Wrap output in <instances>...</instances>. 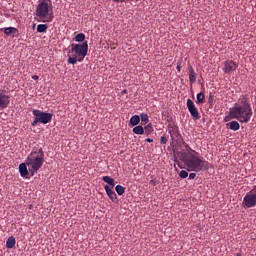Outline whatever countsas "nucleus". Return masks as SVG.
Masks as SVG:
<instances>
[{"label": "nucleus", "instance_id": "1", "mask_svg": "<svg viewBox=\"0 0 256 256\" xmlns=\"http://www.w3.org/2000/svg\"><path fill=\"white\" fill-rule=\"evenodd\" d=\"M232 119H237L240 123H249L253 116L251 104L246 96H240L238 102L230 110Z\"/></svg>", "mask_w": 256, "mask_h": 256}, {"label": "nucleus", "instance_id": "2", "mask_svg": "<svg viewBox=\"0 0 256 256\" xmlns=\"http://www.w3.org/2000/svg\"><path fill=\"white\" fill-rule=\"evenodd\" d=\"M25 161L30 169V176H35L37 171L42 168L44 163V152L42 148H34Z\"/></svg>", "mask_w": 256, "mask_h": 256}, {"label": "nucleus", "instance_id": "3", "mask_svg": "<svg viewBox=\"0 0 256 256\" xmlns=\"http://www.w3.org/2000/svg\"><path fill=\"white\" fill-rule=\"evenodd\" d=\"M35 15L44 23H50L53 20V7L51 0H41L36 6Z\"/></svg>", "mask_w": 256, "mask_h": 256}, {"label": "nucleus", "instance_id": "4", "mask_svg": "<svg viewBox=\"0 0 256 256\" xmlns=\"http://www.w3.org/2000/svg\"><path fill=\"white\" fill-rule=\"evenodd\" d=\"M187 166L194 172L207 171L209 169V163L207 161L193 154L189 156Z\"/></svg>", "mask_w": 256, "mask_h": 256}, {"label": "nucleus", "instance_id": "5", "mask_svg": "<svg viewBox=\"0 0 256 256\" xmlns=\"http://www.w3.org/2000/svg\"><path fill=\"white\" fill-rule=\"evenodd\" d=\"M32 114L35 117L34 121L31 123L32 127H36L38 123L48 124L53 117V114L50 112H42V110L34 109L32 110Z\"/></svg>", "mask_w": 256, "mask_h": 256}, {"label": "nucleus", "instance_id": "6", "mask_svg": "<svg viewBox=\"0 0 256 256\" xmlns=\"http://www.w3.org/2000/svg\"><path fill=\"white\" fill-rule=\"evenodd\" d=\"M71 51L79 57V63H81L88 53V42L84 41L82 43H72Z\"/></svg>", "mask_w": 256, "mask_h": 256}, {"label": "nucleus", "instance_id": "7", "mask_svg": "<svg viewBox=\"0 0 256 256\" xmlns=\"http://www.w3.org/2000/svg\"><path fill=\"white\" fill-rule=\"evenodd\" d=\"M243 205L247 208H253L256 206V186H254L250 193L246 194L243 199Z\"/></svg>", "mask_w": 256, "mask_h": 256}, {"label": "nucleus", "instance_id": "8", "mask_svg": "<svg viewBox=\"0 0 256 256\" xmlns=\"http://www.w3.org/2000/svg\"><path fill=\"white\" fill-rule=\"evenodd\" d=\"M168 129V133L170 134L172 141H176L177 143L182 141V136L179 132V128L175 124H169Z\"/></svg>", "mask_w": 256, "mask_h": 256}, {"label": "nucleus", "instance_id": "9", "mask_svg": "<svg viewBox=\"0 0 256 256\" xmlns=\"http://www.w3.org/2000/svg\"><path fill=\"white\" fill-rule=\"evenodd\" d=\"M187 108H188L193 120L197 121L200 119V114H199L198 108H196L193 100H191L190 98H188V100H187Z\"/></svg>", "mask_w": 256, "mask_h": 256}, {"label": "nucleus", "instance_id": "10", "mask_svg": "<svg viewBox=\"0 0 256 256\" xmlns=\"http://www.w3.org/2000/svg\"><path fill=\"white\" fill-rule=\"evenodd\" d=\"M237 68L238 64L236 62H233V60H226L223 66V72L225 74H230L231 72L236 71Z\"/></svg>", "mask_w": 256, "mask_h": 256}, {"label": "nucleus", "instance_id": "11", "mask_svg": "<svg viewBox=\"0 0 256 256\" xmlns=\"http://www.w3.org/2000/svg\"><path fill=\"white\" fill-rule=\"evenodd\" d=\"M19 173L22 178H27L31 175V170L29 168L27 169V161L19 165Z\"/></svg>", "mask_w": 256, "mask_h": 256}, {"label": "nucleus", "instance_id": "12", "mask_svg": "<svg viewBox=\"0 0 256 256\" xmlns=\"http://www.w3.org/2000/svg\"><path fill=\"white\" fill-rule=\"evenodd\" d=\"M10 96H7V94H0V108L5 109L9 106L11 103Z\"/></svg>", "mask_w": 256, "mask_h": 256}, {"label": "nucleus", "instance_id": "13", "mask_svg": "<svg viewBox=\"0 0 256 256\" xmlns=\"http://www.w3.org/2000/svg\"><path fill=\"white\" fill-rule=\"evenodd\" d=\"M4 34L6 36H11L12 37H19V29H17L16 27L10 26V27H6L4 29Z\"/></svg>", "mask_w": 256, "mask_h": 256}, {"label": "nucleus", "instance_id": "14", "mask_svg": "<svg viewBox=\"0 0 256 256\" xmlns=\"http://www.w3.org/2000/svg\"><path fill=\"white\" fill-rule=\"evenodd\" d=\"M109 199L113 202V203H117L118 202V198L117 195L115 194V192L112 190L113 188H110L109 186H105L104 187Z\"/></svg>", "mask_w": 256, "mask_h": 256}, {"label": "nucleus", "instance_id": "15", "mask_svg": "<svg viewBox=\"0 0 256 256\" xmlns=\"http://www.w3.org/2000/svg\"><path fill=\"white\" fill-rule=\"evenodd\" d=\"M197 75L192 66H189V81L191 84H194L196 82Z\"/></svg>", "mask_w": 256, "mask_h": 256}, {"label": "nucleus", "instance_id": "16", "mask_svg": "<svg viewBox=\"0 0 256 256\" xmlns=\"http://www.w3.org/2000/svg\"><path fill=\"white\" fill-rule=\"evenodd\" d=\"M139 123H140V116H138V114H134L133 116H131L130 124L132 126H138Z\"/></svg>", "mask_w": 256, "mask_h": 256}, {"label": "nucleus", "instance_id": "17", "mask_svg": "<svg viewBox=\"0 0 256 256\" xmlns=\"http://www.w3.org/2000/svg\"><path fill=\"white\" fill-rule=\"evenodd\" d=\"M15 243H16L15 237L11 236L6 241V247L8 249H13V247H15Z\"/></svg>", "mask_w": 256, "mask_h": 256}, {"label": "nucleus", "instance_id": "18", "mask_svg": "<svg viewBox=\"0 0 256 256\" xmlns=\"http://www.w3.org/2000/svg\"><path fill=\"white\" fill-rule=\"evenodd\" d=\"M102 180H103L105 183L109 184V187H110V188H114V187H115V183H114V179H113V178H111V177H109V176H104V177L102 178Z\"/></svg>", "mask_w": 256, "mask_h": 256}, {"label": "nucleus", "instance_id": "19", "mask_svg": "<svg viewBox=\"0 0 256 256\" xmlns=\"http://www.w3.org/2000/svg\"><path fill=\"white\" fill-rule=\"evenodd\" d=\"M133 133L136 135H143L144 134V128L140 125L134 126Z\"/></svg>", "mask_w": 256, "mask_h": 256}, {"label": "nucleus", "instance_id": "20", "mask_svg": "<svg viewBox=\"0 0 256 256\" xmlns=\"http://www.w3.org/2000/svg\"><path fill=\"white\" fill-rule=\"evenodd\" d=\"M230 130L236 132L240 129V124L237 121H232L229 125Z\"/></svg>", "mask_w": 256, "mask_h": 256}, {"label": "nucleus", "instance_id": "21", "mask_svg": "<svg viewBox=\"0 0 256 256\" xmlns=\"http://www.w3.org/2000/svg\"><path fill=\"white\" fill-rule=\"evenodd\" d=\"M48 29V25L47 24H38L37 25V32L38 33H45Z\"/></svg>", "mask_w": 256, "mask_h": 256}, {"label": "nucleus", "instance_id": "22", "mask_svg": "<svg viewBox=\"0 0 256 256\" xmlns=\"http://www.w3.org/2000/svg\"><path fill=\"white\" fill-rule=\"evenodd\" d=\"M197 103L198 104H204L205 103V94H203V92H199L197 94Z\"/></svg>", "mask_w": 256, "mask_h": 256}, {"label": "nucleus", "instance_id": "23", "mask_svg": "<svg viewBox=\"0 0 256 256\" xmlns=\"http://www.w3.org/2000/svg\"><path fill=\"white\" fill-rule=\"evenodd\" d=\"M144 129V133L146 136H149L153 133L154 129L151 124H148Z\"/></svg>", "mask_w": 256, "mask_h": 256}, {"label": "nucleus", "instance_id": "24", "mask_svg": "<svg viewBox=\"0 0 256 256\" xmlns=\"http://www.w3.org/2000/svg\"><path fill=\"white\" fill-rule=\"evenodd\" d=\"M177 154L180 155V160L187 165L189 161V158H187V154L185 152H178Z\"/></svg>", "mask_w": 256, "mask_h": 256}, {"label": "nucleus", "instance_id": "25", "mask_svg": "<svg viewBox=\"0 0 256 256\" xmlns=\"http://www.w3.org/2000/svg\"><path fill=\"white\" fill-rule=\"evenodd\" d=\"M85 40V34L80 32L75 36V41L76 42H84Z\"/></svg>", "mask_w": 256, "mask_h": 256}, {"label": "nucleus", "instance_id": "26", "mask_svg": "<svg viewBox=\"0 0 256 256\" xmlns=\"http://www.w3.org/2000/svg\"><path fill=\"white\" fill-rule=\"evenodd\" d=\"M115 190L119 196H122L125 193V188L121 185H117Z\"/></svg>", "mask_w": 256, "mask_h": 256}, {"label": "nucleus", "instance_id": "27", "mask_svg": "<svg viewBox=\"0 0 256 256\" xmlns=\"http://www.w3.org/2000/svg\"><path fill=\"white\" fill-rule=\"evenodd\" d=\"M77 62H79V57L77 58V56H69L68 58V63L71 65H75Z\"/></svg>", "mask_w": 256, "mask_h": 256}, {"label": "nucleus", "instance_id": "28", "mask_svg": "<svg viewBox=\"0 0 256 256\" xmlns=\"http://www.w3.org/2000/svg\"><path fill=\"white\" fill-rule=\"evenodd\" d=\"M140 120L144 123H148L149 122V116L148 114H145L144 112H142V114H140Z\"/></svg>", "mask_w": 256, "mask_h": 256}, {"label": "nucleus", "instance_id": "29", "mask_svg": "<svg viewBox=\"0 0 256 256\" xmlns=\"http://www.w3.org/2000/svg\"><path fill=\"white\" fill-rule=\"evenodd\" d=\"M179 177H180L181 179H185V178L188 177V173H187L186 171L182 170V171L179 173Z\"/></svg>", "mask_w": 256, "mask_h": 256}, {"label": "nucleus", "instance_id": "30", "mask_svg": "<svg viewBox=\"0 0 256 256\" xmlns=\"http://www.w3.org/2000/svg\"><path fill=\"white\" fill-rule=\"evenodd\" d=\"M176 155H177V154L174 152V156H173L174 162H175L174 166L177 165L180 169H182V166H181L180 163L178 162V159H177Z\"/></svg>", "mask_w": 256, "mask_h": 256}, {"label": "nucleus", "instance_id": "31", "mask_svg": "<svg viewBox=\"0 0 256 256\" xmlns=\"http://www.w3.org/2000/svg\"><path fill=\"white\" fill-rule=\"evenodd\" d=\"M184 146L187 151H190V152L194 153L195 155H198V153L196 151H194L193 149H191L188 144L184 143Z\"/></svg>", "mask_w": 256, "mask_h": 256}, {"label": "nucleus", "instance_id": "32", "mask_svg": "<svg viewBox=\"0 0 256 256\" xmlns=\"http://www.w3.org/2000/svg\"><path fill=\"white\" fill-rule=\"evenodd\" d=\"M160 142H161L162 145H165V144H167L168 139L165 136H162L161 139H160Z\"/></svg>", "mask_w": 256, "mask_h": 256}, {"label": "nucleus", "instance_id": "33", "mask_svg": "<svg viewBox=\"0 0 256 256\" xmlns=\"http://www.w3.org/2000/svg\"><path fill=\"white\" fill-rule=\"evenodd\" d=\"M176 69L178 72H181V62H177Z\"/></svg>", "mask_w": 256, "mask_h": 256}, {"label": "nucleus", "instance_id": "34", "mask_svg": "<svg viewBox=\"0 0 256 256\" xmlns=\"http://www.w3.org/2000/svg\"><path fill=\"white\" fill-rule=\"evenodd\" d=\"M195 177H196V174L195 173H191L189 175V180H193V179H195Z\"/></svg>", "mask_w": 256, "mask_h": 256}, {"label": "nucleus", "instance_id": "35", "mask_svg": "<svg viewBox=\"0 0 256 256\" xmlns=\"http://www.w3.org/2000/svg\"><path fill=\"white\" fill-rule=\"evenodd\" d=\"M150 184L155 187L157 185V182H156V180H151Z\"/></svg>", "mask_w": 256, "mask_h": 256}, {"label": "nucleus", "instance_id": "36", "mask_svg": "<svg viewBox=\"0 0 256 256\" xmlns=\"http://www.w3.org/2000/svg\"><path fill=\"white\" fill-rule=\"evenodd\" d=\"M32 79H33L34 81H37V80H39V76L34 75V76H32Z\"/></svg>", "mask_w": 256, "mask_h": 256}, {"label": "nucleus", "instance_id": "37", "mask_svg": "<svg viewBox=\"0 0 256 256\" xmlns=\"http://www.w3.org/2000/svg\"><path fill=\"white\" fill-rule=\"evenodd\" d=\"M115 3H123L125 2L126 0H113Z\"/></svg>", "mask_w": 256, "mask_h": 256}, {"label": "nucleus", "instance_id": "38", "mask_svg": "<svg viewBox=\"0 0 256 256\" xmlns=\"http://www.w3.org/2000/svg\"><path fill=\"white\" fill-rule=\"evenodd\" d=\"M145 141L148 143H153V139H150V138H147Z\"/></svg>", "mask_w": 256, "mask_h": 256}, {"label": "nucleus", "instance_id": "39", "mask_svg": "<svg viewBox=\"0 0 256 256\" xmlns=\"http://www.w3.org/2000/svg\"><path fill=\"white\" fill-rule=\"evenodd\" d=\"M127 93V90H122L121 94L124 95Z\"/></svg>", "mask_w": 256, "mask_h": 256}, {"label": "nucleus", "instance_id": "40", "mask_svg": "<svg viewBox=\"0 0 256 256\" xmlns=\"http://www.w3.org/2000/svg\"><path fill=\"white\" fill-rule=\"evenodd\" d=\"M211 101H212V96H210V98H209V103H211Z\"/></svg>", "mask_w": 256, "mask_h": 256}, {"label": "nucleus", "instance_id": "41", "mask_svg": "<svg viewBox=\"0 0 256 256\" xmlns=\"http://www.w3.org/2000/svg\"><path fill=\"white\" fill-rule=\"evenodd\" d=\"M235 256H242V254L241 253H237Z\"/></svg>", "mask_w": 256, "mask_h": 256}]
</instances>
